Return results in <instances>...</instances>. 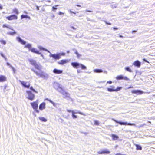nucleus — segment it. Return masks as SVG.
<instances>
[{"instance_id": "obj_25", "label": "nucleus", "mask_w": 155, "mask_h": 155, "mask_svg": "<svg viewBox=\"0 0 155 155\" xmlns=\"http://www.w3.org/2000/svg\"><path fill=\"white\" fill-rule=\"evenodd\" d=\"M2 26H3V28H7L10 29H11L12 30L14 31V30L13 29L11 28L10 27V26L8 25H6V24H4Z\"/></svg>"}, {"instance_id": "obj_36", "label": "nucleus", "mask_w": 155, "mask_h": 155, "mask_svg": "<svg viewBox=\"0 0 155 155\" xmlns=\"http://www.w3.org/2000/svg\"><path fill=\"white\" fill-rule=\"evenodd\" d=\"M107 90L110 92L115 91V89L111 88H108Z\"/></svg>"}, {"instance_id": "obj_10", "label": "nucleus", "mask_w": 155, "mask_h": 155, "mask_svg": "<svg viewBox=\"0 0 155 155\" xmlns=\"http://www.w3.org/2000/svg\"><path fill=\"white\" fill-rule=\"evenodd\" d=\"M19 81L21 83L22 85L24 87L27 88H29L30 86V84L28 82H25L24 81H21L20 80H19Z\"/></svg>"}, {"instance_id": "obj_43", "label": "nucleus", "mask_w": 155, "mask_h": 155, "mask_svg": "<svg viewBox=\"0 0 155 155\" xmlns=\"http://www.w3.org/2000/svg\"><path fill=\"white\" fill-rule=\"evenodd\" d=\"M146 125V124H143L140 125V126H138V127H139V128L142 127H143V126H144V125Z\"/></svg>"}, {"instance_id": "obj_48", "label": "nucleus", "mask_w": 155, "mask_h": 155, "mask_svg": "<svg viewBox=\"0 0 155 155\" xmlns=\"http://www.w3.org/2000/svg\"><path fill=\"white\" fill-rule=\"evenodd\" d=\"M64 14V13H63L61 12H60L58 13L59 15H61L62 14Z\"/></svg>"}, {"instance_id": "obj_30", "label": "nucleus", "mask_w": 155, "mask_h": 155, "mask_svg": "<svg viewBox=\"0 0 155 155\" xmlns=\"http://www.w3.org/2000/svg\"><path fill=\"white\" fill-rule=\"evenodd\" d=\"M135 145L136 147V149L137 150H142V147L140 145H138L137 144H135Z\"/></svg>"}, {"instance_id": "obj_13", "label": "nucleus", "mask_w": 155, "mask_h": 155, "mask_svg": "<svg viewBox=\"0 0 155 155\" xmlns=\"http://www.w3.org/2000/svg\"><path fill=\"white\" fill-rule=\"evenodd\" d=\"M16 40L19 42L22 45H25L26 44V41L23 40L20 37H17L16 38Z\"/></svg>"}, {"instance_id": "obj_3", "label": "nucleus", "mask_w": 155, "mask_h": 155, "mask_svg": "<svg viewBox=\"0 0 155 155\" xmlns=\"http://www.w3.org/2000/svg\"><path fill=\"white\" fill-rule=\"evenodd\" d=\"M29 61L31 64L33 65L36 69L40 70L42 69V66L39 63H37L36 61L33 59H30Z\"/></svg>"}, {"instance_id": "obj_20", "label": "nucleus", "mask_w": 155, "mask_h": 155, "mask_svg": "<svg viewBox=\"0 0 155 155\" xmlns=\"http://www.w3.org/2000/svg\"><path fill=\"white\" fill-rule=\"evenodd\" d=\"M6 78L4 76L0 75V82H4L6 80Z\"/></svg>"}, {"instance_id": "obj_61", "label": "nucleus", "mask_w": 155, "mask_h": 155, "mask_svg": "<svg viewBox=\"0 0 155 155\" xmlns=\"http://www.w3.org/2000/svg\"><path fill=\"white\" fill-rule=\"evenodd\" d=\"M76 6L78 7H81V5H76Z\"/></svg>"}, {"instance_id": "obj_24", "label": "nucleus", "mask_w": 155, "mask_h": 155, "mask_svg": "<svg viewBox=\"0 0 155 155\" xmlns=\"http://www.w3.org/2000/svg\"><path fill=\"white\" fill-rule=\"evenodd\" d=\"M94 72L96 73H100L103 72V71L100 69H95L94 70Z\"/></svg>"}, {"instance_id": "obj_52", "label": "nucleus", "mask_w": 155, "mask_h": 155, "mask_svg": "<svg viewBox=\"0 0 155 155\" xmlns=\"http://www.w3.org/2000/svg\"><path fill=\"white\" fill-rule=\"evenodd\" d=\"M7 65L8 66H9L10 67V66H11V65H10V64L9 63H8V62H7Z\"/></svg>"}, {"instance_id": "obj_62", "label": "nucleus", "mask_w": 155, "mask_h": 155, "mask_svg": "<svg viewBox=\"0 0 155 155\" xmlns=\"http://www.w3.org/2000/svg\"><path fill=\"white\" fill-rule=\"evenodd\" d=\"M77 72H78V73H80V70H77Z\"/></svg>"}, {"instance_id": "obj_8", "label": "nucleus", "mask_w": 155, "mask_h": 155, "mask_svg": "<svg viewBox=\"0 0 155 155\" xmlns=\"http://www.w3.org/2000/svg\"><path fill=\"white\" fill-rule=\"evenodd\" d=\"M132 93L133 94H135L137 95H140L141 94H145L147 93V92H143L140 90H133L131 91ZM148 93H150V92H149Z\"/></svg>"}, {"instance_id": "obj_46", "label": "nucleus", "mask_w": 155, "mask_h": 155, "mask_svg": "<svg viewBox=\"0 0 155 155\" xmlns=\"http://www.w3.org/2000/svg\"><path fill=\"white\" fill-rule=\"evenodd\" d=\"M0 54H1V55L2 57H3V58H5V56H4V54H3L2 53V52H1L0 53Z\"/></svg>"}, {"instance_id": "obj_37", "label": "nucleus", "mask_w": 155, "mask_h": 155, "mask_svg": "<svg viewBox=\"0 0 155 155\" xmlns=\"http://www.w3.org/2000/svg\"><path fill=\"white\" fill-rule=\"evenodd\" d=\"M0 42L2 44L5 45L6 44V42L4 40H0Z\"/></svg>"}, {"instance_id": "obj_31", "label": "nucleus", "mask_w": 155, "mask_h": 155, "mask_svg": "<svg viewBox=\"0 0 155 155\" xmlns=\"http://www.w3.org/2000/svg\"><path fill=\"white\" fill-rule=\"evenodd\" d=\"M116 79L118 80L123 79V76L122 75H119L116 77Z\"/></svg>"}, {"instance_id": "obj_11", "label": "nucleus", "mask_w": 155, "mask_h": 155, "mask_svg": "<svg viewBox=\"0 0 155 155\" xmlns=\"http://www.w3.org/2000/svg\"><path fill=\"white\" fill-rule=\"evenodd\" d=\"M19 81L21 83L22 85L24 87L27 88H29L30 86V84L28 82H25L24 81H21L20 80H19Z\"/></svg>"}, {"instance_id": "obj_28", "label": "nucleus", "mask_w": 155, "mask_h": 155, "mask_svg": "<svg viewBox=\"0 0 155 155\" xmlns=\"http://www.w3.org/2000/svg\"><path fill=\"white\" fill-rule=\"evenodd\" d=\"M39 119L42 122H45L47 121V120L44 117H39Z\"/></svg>"}, {"instance_id": "obj_51", "label": "nucleus", "mask_w": 155, "mask_h": 155, "mask_svg": "<svg viewBox=\"0 0 155 155\" xmlns=\"http://www.w3.org/2000/svg\"><path fill=\"white\" fill-rule=\"evenodd\" d=\"M40 54L41 56L42 57L43 59H44V57L43 55L41 54H41Z\"/></svg>"}, {"instance_id": "obj_55", "label": "nucleus", "mask_w": 155, "mask_h": 155, "mask_svg": "<svg viewBox=\"0 0 155 155\" xmlns=\"http://www.w3.org/2000/svg\"><path fill=\"white\" fill-rule=\"evenodd\" d=\"M71 28H72V29H74V30H76V28L75 27H73V26H71Z\"/></svg>"}, {"instance_id": "obj_34", "label": "nucleus", "mask_w": 155, "mask_h": 155, "mask_svg": "<svg viewBox=\"0 0 155 155\" xmlns=\"http://www.w3.org/2000/svg\"><path fill=\"white\" fill-rule=\"evenodd\" d=\"M13 12L14 13H15L16 14H18L19 13L18 10L16 8H15L13 10Z\"/></svg>"}, {"instance_id": "obj_26", "label": "nucleus", "mask_w": 155, "mask_h": 155, "mask_svg": "<svg viewBox=\"0 0 155 155\" xmlns=\"http://www.w3.org/2000/svg\"><path fill=\"white\" fill-rule=\"evenodd\" d=\"M74 51H75V53L77 55V57L78 58H79L81 55L80 54H79L77 50L75 49H73Z\"/></svg>"}, {"instance_id": "obj_9", "label": "nucleus", "mask_w": 155, "mask_h": 155, "mask_svg": "<svg viewBox=\"0 0 155 155\" xmlns=\"http://www.w3.org/2000/svg\"><path fill=\"white\" fill-rule=\"evenodd\" d=\"M60 93H61L63 95V97L67 98L69 97V94L68 93L66 92L64 89H60Z\"/></svg>"}, {"instance_id": "obj_49", "label": "nucleus", "mask_w": 155, "mask_h": 155, "mask_svg": "<svg viewBox=\"0 0 155 155\" xmlns=\"http://www.w3.org/2000/svg\"><path fill=\"white\" fill-rule=\"evenodd\" d=\"M112 83V81H108L107 82V83H108L109 84H111Z\"/></svg>"}, {"instance_id": "obj_19", "label": "nucleus", "mask_w": 155, "mask_h": 155, "mask_svg": "<svg viewBox=\"0 0 155 155\" xmlns=\"http://www.w3.org/2000/svg\"><path fill=\"white\" fill-rule=\"evenodd\" d=\"M30 51L32 52L35 53L37 54H41V52H40L39 51L37 50L36 49L34 48H32L30 49Z\"/></svg>"}, {"instance_id": "obj_27", "label": "nucleus", "mask_w": 155, "mask_h": 155, "mask_svg": "<svg viewBox=\"0 0 155 155\" xmlns=\"http://www.w3.org/2000/svg\"><path fill=\"white\" fill-rule=\"evenodd\" d=\"M31 45L30 44L28 43L27 45L25 46V48H28L29 50L30 51V49H31Z\"/></svg>"}, {"instance_id": "obj_6", "label": "nucleus", "mask_w": 155, "mask_h": 155, "mask_svg": "<svg viewBox=\"0 0 155 155\" xmlns=\"http://www.w3.org/2000/svg\"><path fill=\"white\" fill-rule=\"evenodd\" d=\"M112 120L115 122L116 123L119 124L121 125H131V126H136V124H132L130 123H127V122H122L121 121H119L116 120H115L112 119Z\"/></svg>"}, {"instance_id": "obj_29", "label": "nucleus", "mask_w": 155, "mask_h": 155, "mask_svg": "<svg viewBox=\"0 0 155 155\" xmlns=\"http://www.w3.org/2000/svg\"><path fill=\"white\" fill-rule=\"evenodd\" d=\"M21 19H23L24 18H28L29 19H30V17L29 16L26 15H22L21 16Z\"/></svg>"}, {"instance_id": "obj_60", "label": "nucleus", "mask_w": 155, "mask_h": 155, "mask_svg": "<svg viewBox=\"0 0 155 155\" xmlns=\"http://www.w3.org/2000/svg\"><path fill=\"white\" fill-rule=\"evenodd\" d=\"M104 72L105 73L107 74V71H104Z\"/></svg>"}, {"instance_id": "obj_57", "label": "nucleus", "mask_w": 155, "mask_h": 155, "mask_svg": "<svg viewBox=\"0 0 155 155\" xmlns=\"http://www.w3.org/2000/svg\"><path fill=\"white\" fill-rule=\"evenodd\" d=\"M86 11L87 12H92V11H91V10H86Z\"/></svg>"}, {"instance_id": "obj_53", "label": "nucleus", "mask_w": 155, "mask_h": 155, "mask_svg": "<svg viewBox=\"0 0 155 155\" xmlns=\"http://www.w3.org/2000/svg\"><path fill=\"white\" fill-rule=\"evenodd\" d=\"M34 110H35V111H36V112L37 113H38L39 112V110H37V109H34Z\"/></svg>"}, {"instance_id": "obj_45", "label": "nucleus", "mask_w": 155, "mask_h": 155, "mask_svg": "<svg viewBox=\"0 0 155 155\" xmlns=\"http://www.w3.org/2000/svg\"><path fill=\"white\" fill-rule=\"evenodd\" d=\"M58 54H60V56H64L65 55V53H59Z\"/></svg>"}, {"instance_id": "obj_21", "label": "nucleus", "mask_w": 155, "mask_h": 155, "mask_svg": "<svg viewBox=\"0 0 155 155\" xmlns=\"http://www.w3.org/2000/svg\"><path fill=\"white\" fill-rule=\"evenodd\" d=\"M69 61L67 59L62 60L60 62H58V64H60L63 65L68 62Z\"/></svg>"}, {"instance_id": "obj_39", "label": "nucleus", "mask_w": 155, "mask_h": 155, "mask_svg": "<svg viewBox=\"0 0 155 155\" xmlns=\"http://www.w3.org/2000/svg\"><path fill=\"white\" fill-rule=\"evenodd\" d=\"M122 87H118L116 89H115V91H118L120 90Z\"/></svg>"}, {"instance_id": "obj_54", "label": "nucleus", "mask_w": 155, "mask_h": 155, "mask_svg": "<svg viewBox=\"0 0 155 155\" xmlns=\"http://www.w3.org/2000/svg\"><path fill=\"white\" fill-rule=\"evenodd\" d=\"M3 8V7L0 4V9H2Z\"/></svg>"}, {"instance_id": "obj_40", "label": "nucleus", "mask_w": 155, "mask_h": 155, "mask_svg": "<svg viewBox=\"0 0 155 155\" xmlns=\"http://www.w3.org/2000/svg\"><path fill=\"white\" fill-rule=\"evenodd\" d=\"M10 67L11 68L12 70L15 73V69L12 66H10Z\"/></svg>"}, {"instance_id": "obj_22", "label": "nucleus", "mask_w": 155, "mask_h": 155, "mask_svg": "<svg viewBox=\"0 0 155 155\" xmlns=\"http://www.w3.org/2000/svg\"><path fill=\"white\" fill-rule=\"evenodd\" d=\"M46 100H48V101H49L53 105L54 107H56V105H57L59 104H58L54 103V102H53L52 100H51L47 98L46 99Z\"/></svg>"}, {"instance_id": "obj_63", "label": "nucleus", "mask_w": 155, "mask_h": 155, "mask_svg": "<svg viewBox=\"0 0 155 155\" xmlns=\"http://www.w3.org/2000/svg\"><path fill=\"white\" fill-rule=\"evenodd\" d=\"M116 7V6H113V5L112 6V8H115Z\"/></svg>"}, {"instance_id": "obj_33", "label": "nucleus", "mask_w": 155, "mask_h": 155, "mask_svg": "<svg viewBox=\"0 0 155 155\" xmlns=\"http://www.w3.org/2000/svg\"><path fill=\"white\" fill-rule=\"evenodd\" d=\"M16 34V32L15 31L13 32H8L7 33L8 34L11 35H13Z\"/></svg>"}, {"instance_id": "obj_1", "label": "nucleus", "mask_w": 155, "mask_h": 155, "mask_svg": "<svg viewBox=\"0 0 155 155\" xmlns=\"http://www.w3.org/2000/svg\"><path fill=\"white\" fill-rule=\"evenodd\" d=\"M31 70L39 78H41L45 79H47L48 78L49 76L48 74L45 72L41 71L38 72L36 71L33 68H31Z\"/></svg>"}, {"instance_id": "obj_7", "label": "nucleus", "mask_w": 155, "mask_h": 155, "mask_svg": "<svg viewBox=\"0 0 155 155\" xmlns=\"http://www.w3.org/2000/svg\"><path fill=\"white\" fill-rule=\"evenodd\" d=\"M53 85L54 88L59 92L60 89H63L61 84L57 82H54L53 83Z\"/></svg>"}, {"instance_id": "obj_44", "label": "nucleus", "mask_w": 155, "mask_h": 155, "mask_svg": "<svg viewBox=\"0 0 155 155\" xmlns=\"http://www.w3.org/2000/svg\"><path fill=\"white\" fill-rule=\"evenodd\" d=\"M57 8L56 7H55L54 6H53L52 8V11H54L55 10H56Z\"/></svg>"}, {"instance_id": "obj_2", "label": "nucleus", "mask_w": 155, "mask_h": 155, "mask_svg": "<svg viewBox=\"0 0 155 155\" xmlns=\"http://www.w3.org/2000/svg\"><path fill=\"white\" fill-rule=\"evenodd\" d=\"M38 47L40 50H43V51H47L48 52L50 53V54L49 55V56L50 57H52L54 59H59L61 58V57L60 56V54H59L58 53L57 54H52L48 50L43 47H42L41 46L38 45Z\"/></svg>"}, {"instance_id": "obj_41", "label": "nucleus", "mask_w": 155, "mask_h": 155, "mask_svg": "<svg viewBox=\"0 0 155 155\" xmlns=\"http://www.w3.org/2000/svg\"><path fill=\"white\" fill-rule=\"evenodd\" d=\"M94 124L95 125H99V122L97 120H95L94 121Z\"/></svg>"}, {"instance_id": "obj_17", "label": "nucleus", "mask_w": 155, "mask_h": 155, "mask_svg": "<svg viewBox=\"0 0 155 155\" xmlns=\"http://www.w3.org/2000/svg\"><path fill=\"white\" fill-rule=\"evenodd\" d=\"M53 72L55 74H60L62 73L63 71L62 70H58L57 69H54L53 71Z\"/></svg>"}, {"instance_id": "obj_12", "label": "nucleus", "mask_w": 155, "mask_h": 155, "mask_svg": "<svg viewBox=\"0 0 155 155\" xmlns=\"http://www.w3.org/2000/svg\"><path fill=\"white\" fill-rule=\"evenodd\" d=\"M38 100H37L35 101L34 102H31V105L32 108L34 109H37L38 105Z\"/></svg>"}, {"instance_id": "obj_32", "label": "nucleus", "mask_w": 155, "mask_h": 155, "mask_svg": "<svg viewBox=\"0 0 155 155\" xmlns=\"http://www.w3.org/2000/svg\"><path fill=\"white\" fill-rule=\"evenodd\" d=\"M125 70L130 72H132V70L130 68V67H126L125 68Z\"/></svg>"}, {"instance_id": "obj_59", "label": "nucleus", "mask_w": 155, "mask_h": 155, "mask_svg": "<svg viewBox=\"0 0 155 155\" xmlns=\"http://www.w3.org/2000/svg\"><path fill=\"white\" fill-rule=\"evenodd\" d=\"M113 29L114 30H117L118 28H117L114 27L113 28Z\"/></svg>"}, {"instance_id": "obj_15", "label": "nucleus", "mask_w": 155, "mask_h": 155, "mask_svg": "<svg viewBox=\"0 0 155 155\" xmlns=\"http://www.w3.org/2000/svg\"><path fill=\"white\" fill-rule=\"evenodd\" d=\"M133 65L137 68H140L141 65V63L138 60H137L133 63Z\"/></svg>"}, {"instance_id": "obj_35", "label": "nucleus", "mask_w": 155, "mask_h": 155, "mask_svg": "<svg viewBox=\"0 0 155 155\" xmlns=\"http://www.w3.org/2000/svg\"><path fill=\"white\" fill-rule=\"evenodd\" d=\"M72 117L73 118H77V116H76V115H74V111H72Z\"/></svg>"}, {"instance_id": "obj_14", "label": "nucleus", "mask_w": 155, "mask_h": 155, "mask_svg": "<svg viewBox=\"0 0 155 155\" xmlns=\"http://www.w3.org/2000/svg\"><path fill=\"white\" fill-rule=\"evenodd\" d=\"M17 16L15 15H12L10 16H8L6 17V19L9 20H11L14 19H17Z\"/></svg>"}, {"instance_id": "obj_58", "label": "nucleus", "mask_w": 155, "mask_h": 155, "mask_svg": "<svg viewBox=\"0 0 155 155\" xmlns=\"http://www.w3.org/2000/svg\"><path fill=\"white\" fill-rule=\"evenodd\" d=\"M69 11H70V12L71 13H74V14H75V12H73L71 11V10H69Z\"/></svg>"}, {"instance_id": "obj_47", "label": "nucleus", "mask_w": 155, "mask_h": 155, "mask_svg": "<svg viewBox=\"0 0 155 155\" xmlns=\"http://www.w3.org/2000/svg\"><path fill=\"white\" fill-rule=\"evenodd\" d=\"M104 22H105L106 24L107 25H111V23H108L105 21H104Z\"/></svg>"}, {"instance_id": "obj_50", "label": "nucleus", "mask_w": 155, "mask_h": 155, "mask_svg": "<svg viewBox=\"0 0 155 155\" xmlns=\"http://www.w3.org/2000/svg\"><path fill=\"white\" fill-rule=\"evenodd\" d=\"M143 61L145 62L149 63L148 61L147 60H146L145 59H143Z\"/></svg>"}, {"instance_id": "obj_42", "label": "nucleus", "mask_w": 155, "mask_h": 155, "mask_svg": "<svg viewBox=\"0 0 155 155\" xmlns=\"http://www.w3.org/2000/svg\"><path fill=\"white\" fill-rule=\"evenodd\" d=\"M123 79H124L127 81L129 80V79L126 77H123Z\"/></svg>"}, {"instance_id": "obj_56", "label": "nucleus", "mask_w": 155, "mask_h": 155, "mask_svg": "<svg viewBox=\"0 0 155 155\" xmlns=\"http://www.w3.org/2000/svg\"><path fill=\"white\" fill-rule=\"evenodd\" d=\"M67 111H68V112H72V111H71V110H67Z\"/></svg>"}, {"instance_id": "obj_18", "label": "nucleus", "mask_w": 155, "mask_h": 155, "mask_svg": "<svg viewBox=\"0 0 155 155\" xmlns=\"http://www.w3.org/2000/svg\"><path fill=\"white\" fill-rule=\"evenodd\" d=\"M45 104L44 102L42 103L39 105V109L41 110H42L45 108Z\"/></svg>"}, {"instance_id": "obj_64", "label": "nucleus", "mask_w": 155, "mask_h": 155, "mask_svg": "<svg viewBox=\"0 0 155 155\" xmlns=\"http://www.w3.org/2000/svg\"><path fill=\"white\" fill-rule=\"evenodd\" d=\"M119 37H120V38H123V36L121 35H120L119 36Z\"/></svg>"}, {"instance_id": "obj_23", "label": "nucleus", "mask_w": 155, "mask_h": 155, "mask_svg": "<svg viewBox=\"0 0 155 155\" xmlns=\"http://www.w3.org/2000/svg\"><path fill=\"white\" fill-rule=\"evenodd\" d=\"M111 137H112L113 140H117L119 138V137L117 136L114 134H112Z\"/></svg>"}, {"instance_id": "obj_5", "label": "nucleus", "mask_w": 155, "mask_h": 155, "mask_svg": "<svg viewBox=\"0 0 155 155\" xmlns=\"http://www.w3.org/2000/svg\"><path fill=\"white\" fill-rule=\"evenodd\" d=\"M27 93L26 98L31 101L33 100L35 97V95L30 91H26Z\"/></svg>"}, {"instance_id": "obj_16", "label": "nucleus", "mask_w": 155, "mask_h": 155, "mask_svg": "<svg viewBox=\"0 0 155 155\" xmlns=\"http://www.w3.org/2000/svg\"><path fill=\"white\" fill-rule=\"evenodd\" d=\"M97 153L99 154H109L110 153V152L107 149H105L102 151H98Z\"/></svg>"}, {"instance_id": "obj_38", "label": "nucleus", "mask_w": 155, "mask_h": 155, "mask_svg": "<svg viewBox=\"0 0 155 155\" xmlns=\"http://www.w3.org/2000/svg\"><path fill=\"white\" fill-rule=\"evenodd\" d=\"M30 89L31 90H32L33 92L36 93H38V92L36 91L35 89H34L33 87H31L30 88Z\"/></svg>"}, {"instance_id": "obj_4", "label": "nucleus", "mask_w": 155, "mask_h": 155, "mask_svg": "<svg viewBox=\"0 0 155 155\" xmlns=\"http://www.w3.org/2000/svg\"><path fill=\"white\" fill-rule=\"evenodd\" d=\"M71 65L74 68H78L80 67L82 69H86V67L85 65L81 64H79L77 62H73L71 64Z\"/></svg>"}]
</instances>
